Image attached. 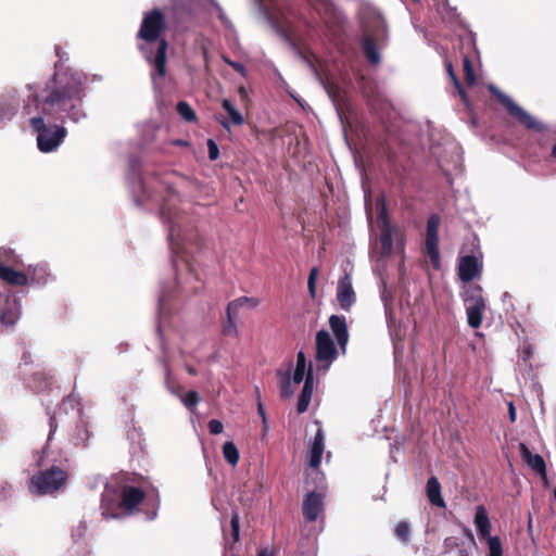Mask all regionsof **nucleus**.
I'll use <instances>...</instances> for the list:
<instances>
[{"instance_id":"obj_17","label":"nucleus","mask_w":556,"mask_h":556,"mask_svg":"<svg viewBox=\"0 0 556 556\" xmlns=\"http://www.w3.org/2000/svg\"><path fill=\"white\" fill-rule=\"evenodd\" d=\"M314 388V376L312 365L308 367V371L305 378V382L302 392L299 396L296 409L300 414L305 413L308 408Z\"/></svg>"},{"instance_id":"obj_40","label":"nucleus","mask_w":556,"mask_h":556,"mask_svg":"<svg viewBox=\"0 0 556 556\" xmlns=\"http://www.w3.org/2000/svg\"><path fill=\"white\" fill-rule=\"evenodd\" d=\"M207 427L212 434H219L224 430V426H223L222 421H219L217 419L210 420Z\"/></svg>"},{"instance_id":"obj_16","label":"nucleus","mask_w":556,"mask_h":556,"mask_svg":"<svg viewBox=\"0 0 556 556\" xmlns=\"http://www.w3.org/2000/svg\"><path fill=\"white\" fill-rule=\"evenodd\" d=\"M325 451V435L321 429H318L309 447V466L317 469L320 465Z\"/></svg>"},{"instance_id":"obj_1","label":"nucleus","mask_w":556,"mask_h":556,"mask_svg":"<svg viewBox=\"0 0 556 556\" xmlns=\"http://www.w3.org/2000/svg\"><path fill=\"white\" fill-rule=\"evenodd\" d=\"M85 77L79 74L56 72L51 84L45 88L46 96L41 99L37 94V108L48 116L65 113L74 123L87 118L83 108Z\"/></svg>"},{"instance_id":"obj_58","label":"nucleus","mask_w":556,"mask_h":556,"mask_svg":"<svg viewBox=\"0 0 556 556\" xmlns=\"http://www.w3.org/2000/svg\"><path fill=\"white\" fill-rule=\"evenodd\" d=\"M220 125L226 128V129H229V122L225 121V119H222L219 121Z\"/></svg>"},{"instance_id":"obj_49","label":"nucleus","mask_w":556,"mask_h":556,"mask_svg":"<svg viewBox=\"0 0 556 556\" xmlns=\"http://www.w3.org/2000/svg\"><path fill=\"white\" fill-rule=\"evenodd\" d=\"M508 413H509V419L510 421H515L516 420V417H517V413H516V408L513 404V402H509L508 403Z\"/></svg>"},{"instance_id":"obj_13","label":"nucleus","mask_w":556,"mask_h":556,"mask_svg":"<svg viewBox=\"0 0 556 556\" xmlns=\"http://www.w3.org/2000/svg\"><path fill=\"white\" fill-rule=\"evenodd\" d=\"M519 453L521 459L531 468V470L536 472L541 479L546 482V465L543 457L539 454H532L525 443H519Z\"/></svg>"},{"instance_id":"obj_36","label":"nucleus","mask_w":556,"mask_h":556,"mask_svg":"<svg viewBox=\"0 0 556 556\" xmlns=\"http://www.w3.org/2000/svg\"><path fill=\"white\" fill-rule=\"evenodd\" d=\"M464 73H465L466 83L470 86L475 85L476 76H475L473 67H472L471 62L468 56L464 58Z\"/></svg>"},{"instance_id":"obj_6","label":"nucleus","mask_w":556,"mask_h":556,"mask_svg":"<svg viewBox=\"0 0 556 556\" xmlns=\"http://www.w3.org/2000/svg\"><path fill=\"white\" fill-rule=\"evenodd\" d=\"M66 472L52 466L50 470L40 471L30 480V490L37 494H50L59 490L66 481Z\"/></svg>"},{"instance_id":"obj_52","label":"nucleus","mask_w":556,"mask_h":556,"mask_svg":"<svg viewBox=\"0 0 556 556\" xmlns=\"http://www.w3.org/2000/svg\"><path fill=\"white\" fill-rule=\"evenodd\" d=\"M161 214H162V217H163V218H167V219H168V222H170V218H172V217H170V213L166 211V207H165V206L162 208Z\"/></svg>"},{"instance_id":"obj_2","label":"nucleus","mask_w":556,"mask_h":556,"mask_svg":"<svg viewBox=\"0 0 556 556\" xmlns=\"http://www.w3.org/2000/svg\"><path fill=\"white\" fill-rule=\"evenodd\" d=\"M164 29L165 16L159 9H155L143 15L138 31V38L144 40L140 50L146 60L153 66L151 78L154 86L161 85L166 75L167 42L160 38Z\"/></svg>"},{"instance_id":"obj_43","label":"nucleus","mask_w":556,"mask_h":556,"mask_svg":"<svg viewBox=\"0 0 556 556\" xmlns=\"http://www.w3.org/2000/svg\"><path fill=\"white\" fill-rule=\"evenodd\" d=\"M318 12H321V10L327 11L330 9V3L326 0H308Z\"/></svg>"},{"instance_id":"obj_7","label":"nucleus","mask_w":556,"mask_h":556,"mask_svg":"<svg viewBox=\"0 0 556 556\" xmlns=\"http://www.w3.org/2000/svg\"><path fill=\"white\" fill-rule=\"evenodd\" d=\"M490 91L496 97L498 102L507 110V112L528 129H534L541 131L544 129V126L541 125L531 114H529L526 110L519 106L517 103L513 101L510 97L506 93L502 92L495 86L491 85L489 87Z\"/></svg>"},{"instance_id":"obj_31","label":"nucleus","mask_w":556,"mask_h":556,"mask_svg":"<svg viewBox=\"0 0 556 556\" xmlns=\"http://www.w3.org/2000/svg\"><path fill=\"white\" fill-rule=\"evenodd\" d=\"M182 404L190 410H193L200 402V396L195 391H189L186 394L181 393L179 396Z\"/></svg>"},{"instance_id":"obj_46","label":"nucleus","mask_w":556,"mask_h":556,"mask_svg":"<svg viewBox=\"0 0 556 556\" xmlns=\"http://www.w3.org/2000/svg\"><path fill=\"white\" fill-rule=\"evenodd\" d=\"M231 67L238 72L242 77H247L248 72L243 64L236 62L235 64H231Z\"/></svg>"},{"instance_id":"obj_27","label":"nucleus","mask_w":556,"mask_h":556,"mask_svg":"<svg viewBox=\"0 0 556 556\" xmlns=\"http://www.w3.org/2000/svg\"><path fill=\"white\" fill-rule=\"evenodd\" d=\"M223 455L227 463L231 466H236L239 462V451L233 442L228 441L223 446Z\"/></svg>"},{"instance_id":"obj_29","label":"nucleus","mask_w":556,"mask_h":556,"mask_svg":"<svg viewBox=\"0 0 556 556\" xmlns=\"http://www.w3.org/2000/svg\"><path fill=\"white\" fill-rule=\"evenodd\" d=\"M177 112L187 122H193L197 118L195 112L186 101L177 103Z\"/></svg>"},{"instance_id":"obj_54","label":"nucleus","mask_w":556,"mask_h":556,"mask_svg":"<svg viewBox=\"0 0 556 556\" xmlns=\"http://www.w3.org/2000/svg\"><path fill=\"white\" fill-rule=\"evenodd\" d=\"M238 91L242 98H245L248 96V91H247L245 87H243V86L239 87Z\"/></svg>"},{"instance_id":"obj_42","label":"nucleus","mask_w":556,"mask_h":556,"mask_svg":"<svg viewBox=\"0 0 556 556\" xmlns=\"http://www.w3.org/2000/svg\"><path fill=\"white\" fill-rule=\"evenodd\" d=\"M311 364L307 365L306 356L303 351H300L296 354V365L295 368L307 370Z\"/></svg>"},{"instance_id":"obj_14","label":"nucleus","mask_w":556,"mask_h":556,"mask_svg":"<svg viewBox=\"0 0 556 556\" xmlns=\"http://www.w3.org/2000/svg\"><path fill=\"white\" fill-rule=\"evenodd\" d=\"M144 498V493L136 486H123L118 506L132 511Z\"/></svg>"},{"instance_id":"obj_53","label":"nucleus","mask_w":556,"mask_h":556,"mask_svg":"<svg viewBox=\"0 0 556 556\" xmlns=\"http://www.w3.org/2000/svg\"><path fill=\"white\" fill-rule=\"evenodd\" d=\"M163 306H164V295H161L159 298V313L161 314L162 311H163Z\"/></svg>"},{"instance_id":"obj_44","label":"nucleus","mask_w":556,"mask_h":556,"mask_svg":"<svg viewBox=\"0 0 556 556\" xmlns=\"http://www.w3.org/2000/svg\"><path fill=\"white\" fill-rule=\"evenodd\" d=\"M305 62L308 64V66L311 67V70L313 71L315 77L318 79V81L321 84V86L327 90V92L330 94V90L326 87V84L325 81L323 80L321 76L319 75V73L317 72L316 67L313 65V63L307 60L306 58H304Z\"/></svg>"},{"instance_id":"obj_48","label":"nucleus","mask_w":556,"mask_h":556,"mask_svg":"<svg viewBox=\"0 0 556 556\" xmlns=\"http://www.w3.org/2000/svg\"><path fill=\"white\" fill-rule=\"evenodd\" d=\"M531 354H532L531 349H530L529 346H527V348L522 349L521 354H520V357H521V359H522L525 363H527V362H528V359L530 358Z\"/></svg>"},{"instance_id":"obj_56","label":"nucleus","mask_w":556,"mask_h":556,"mask_svg":"<svg viewBox=\"0 0 556 556\" xmlns=\"http://www.w3.org/2000/svg\"><path fill=\"white\" fill-rule=\"evenodd\" d=\"M222 60H223L226 64H228L229 66H231V64H235V63H236L235 61L230 60V59H229L228 56H226V55H223V56H222Z\"/></svg>"},{"instance_id":"obj_57","label":"nucleus","mask_w":556,"mask_h":556,"mask_svg":"<svg viewBox=\"0 0 556 556\" xmlns=\"http://www.w3.org/2000/svg\"><path fill=\"white\" fill-rule=\"evenodd\" d=\"M258 413L263 417V420L265 421V413L262 404H258Z\"/></svg>"},{"instance_id":"obj_20","label":"nucleus","mask_w":556,"mask_h":556,"mask_svg":"<svg viewBox=\"0 0 556 556\" xmlns=\"http://www.w3.org/2000/svg\"><path fill=\"white\" fill-rule=\"evenodd\" d=\"M362 24H363L364 31H365V36L363 39L364 53H365L367 60L371 64H378L380 62L379 51L376 47L374 39L368 34V31H369L368 26L363 21H362Z\"/></svg>"},{"instance_id":"obj_26","label":"nucleus","mask_w":556,"mask_h":556,"mask_svg":"<svg viewBox=\"0 0 556 556\" xmlns=\"http://www.w3.org/2000/svg\"><path fill=\"white\" fill-rule=\"evenodd\" d=\"M278 377H279L278 384H279L281 396H285V397L292 396L294 393L295 386L291 381L290 374L289 372H287V374L278 372Z\"/></svg>"},{"instance_id":"obj_8","label":"nucleus","mask_w":556,"mask_h":556,"mask_svg":"<svg viewBox=\"0 0 556 556\" xmlns=\"http://www.w3.org/2000/svg\"><path fill=\"white\" fill-rule=\"evenodd\" d=\"M378 226L380 229V243L382 254L388 256L392 252L393 235L395 229L389 220L387 206L383 200L378 202Z\"/></svg>"},{"instance_id":"obj_15","label":"nucleus","mask_w":556,"mask_h":556,"mask_svg":"<svg viewBox=\"0 0 556 556\" xmlns=\"http://www.w3.org/2000/svg\"><path fill=\"white\" fill-rule=\"evenodd\" d=\"M323 511L321 495L309 492L303 503V515L307 521H315Z\"/></svg>"},{"instance_id":"obj_9","label":"nucleus","mask_w":556,"mask_h":556,"mask_svg":"<svg viewBox=\"0 0 556 556\" xmlns=\"http://www.w3.org/2000/svg\"><path fill=\"white\" fill-rule=\"evenodd\" d=\"M20 109V97L15 89H8L0 94V125L13 119Z\"/></svg>"},{"instance_id":"obj_62","label":"nucleus","mask_w":556,"mask_h":556,"mask_svg":"<svg viewBox=\"0 0 556 556\" xmlns=\"http://www.w3.org/2000/svg\"><path fill=\"white\" fill-rule=\"evenodd\" d=\"M552 154H553V156L556 157V144L553 147Z\"/></svg>"},{"instance_id":"obj_10","label":"nucleus","mask_w":556,"mask_h":556,"mask_svg":"<svg viewBox=\"0 0 556 556\" xmlns=\"http://www.w3.org/2000/svg\"><path fill=\"white\" fill-rule=\"evenodd\" d=\"M336 299L341 309L350 312L352 306L356 302V293L353 288L352 277L350 274H345L337 286Z\"/></svg>"},{"instance_id":"obj_47","label":"nucleus","mask_w":556,"mask_h":556,"mask_svg":"<svg viewBox=\"0 0 556 556\" xmlns=\"http://www.w3.org/2000/svg\"><path fill=\"white\" fill-rule=\"evenodd\" d=\"M49 425H50V431H49V435H48V441L51 440L52 435L55 433L56 431V424H55V419L54 417H50L49 419Z\"/></svg>"},{"instance_id":"obj_33","label":"nucleus","mask_w":556,"mask_h":556,"mask_svg":"<svg viewBox=\"0 0 556 556\" xmlns=\"http://www.w3.org/2000/svg\"><path fill=\"white\" fill-rule=\"evenodd\" d=\"M441 218L439 215L433 214L429 217L427 222V237L439 238V227H440Z\"/></svg>"},{"instance_id":"obj_63","label":"nucleus","mask_w":556,"mask_h":556,"mask_svg":"<svg viewBox=\"0 0 556 556\" xmlns=\"http://www.w3.org/2000/svg\"><path fill=\"white\" fill-rule=\"evenodd\" d=\"M415 1L417 2L418 0H415Z\"/></svg>"},{"instance_id":"obj_19","label":"nucleus","mask_w":556,"mask_h":556,"mask_svg":"<svg viewBox=\"0 0 556 556\" xmlns=\"http://www.w3.org/2000/svg\"><path fill=\"white\" fill-rule=\"evenodd\" d=\"M473 523L480 538L490 536L491 523L484 506H477Z\"/></svg>"},{"instance_id":"obj_61","label":"nucleus","mask_w":556,"mask_h":556,"mask_svg":"<svg viewBox=\"0 0 556 556\" xmlns=\"http://www.w3.org/2000/svg\"><path fill=\"white\" fill-rule=\"evenodd\" d=\"M459 556H469L466 551H460Z\"/></svg>"},{"instance_id":"obj_50","label":"nucleus","mask_w":556,"mask_h":556,"mask_svg":"<svg viewBox=\"0 0 556 556\" xmlns=\"http://www.w3.org/2000/svg\"><path fill=\"white\" fill-rule=\"evenodd\" d=\"M216 9H217V11H218V17H219V20H220L224 24H226V25H227V24H229V21H228V18L226 17V15H225V13H224L223 9H222L218 4H216Z\"/></svg>"},{"instance_id":"obj_34","label":"nucleus","mask_w":556,"mask_h":556,"mask_svg":"<svg viewBox=\"0 0 556 556\" xmlns=\"http://www.w3.org/2000/svg\"><path fill=\"white\" fill-rule=\"evenodd\" d=\"M410 527L406 521H400L395 527V535L402 542H407L409 539Z\"/></svg>"},{"instance_id":"obj_3","label":"nucleus","mask_w":556,"mask_h":556,"mask_svg":"<svg viewBox=\"0 0 556 556\" xmlns=\"http://www.w3.org/2000/svg\"><path fill=\"white\" fill-rule=\"evenodd\" d=\"M329 327L336 338L332 339L329 331L321 329L315 336V366L318 372H326L337 361L340 354L345 355L350 339L346 318L341 315L329 317Z\"/></svg>"},{"instance_id":"obj_59","label":"nucleus","mask_w":556,"mask_h":556,"mask_svg":"<svg viewBox=\"0 0 556 556\" xmlns=\"http://www.w3.org/2000/svg\"><path fill=\"white\" fill-rule=\"evenodd\" d=\"M187 371H188L190 375H192V376L197 375L195 369H194V368H192V367L187 366Z\"/></svg>"},{"instance_id":"obj_25","label":"nucleus","mask_w":556,"mask_h":556,"mask_svg":"<svg viewBox=\"0 0 556 556\" xmlns=\"http://www.w3.org/2000/svg\"><path fill=\"white\" fill-rule=\"evenodd\" d=\"M222 106L227 112L231 124L241 126L244 123L242 114L233 106L229 99H224L222 101Z\"/></svg>"},{"instance_id":"obj_12","label":"nucleus","mask_w":556,"mask_h":556,"mask_svg":"<svg viewBox=\"0 0 556 556\" xmlns=\"http://www.w3.org/2000/svg\"><path fill=\"white\" fill-rule=\"evenodd\" d=\"M117 484L118 478H114L112 481L105 483L101 501L102 515L105 518L117 517V515L112 511L117 505Z\"/></svg>"},{"instance_id":"obj_39","label":"nucleus","mask_w":556,"mask_h":556,"mask_svg":"<svg viewBox=\"0 0 556 556\" xmlns=\"http://www.w3.org/2000/svg\"><path fill=\"white\" fill-rule=\"evenodd\" d=\"M307 370L295 368L293 374L290 375L291 381L294 383V386H299L301 382H305V378L307 375Z\"/></svg>"},{"instance_id":"obj_30","label":"nucleus","mask_w":556,"mask_h":556,"mask_svg":"<svg viewBox=\"0 0 556 556\" xmlns=\"http://www.w3.org/2000/svg\"><path fill=\"white\" fill-rule=\"evenodd\" d=\"M165 387L168 392L176 396H181V392L184 390L182 386L173 381L170 378V370L168 366L165 367Z\"/></svg>"},{"instance_id":"obj_21","label":"nucleus","mask_w":556,"mask_h":556,"mask_svg":"<svg viewBox=\"0 0 556 556\" xmlns=\"http://www.w3.org/2000/svg\"><path fill=\"white\" fill-rule=\"evenodd\" d=\"M427 496L432 505L445 508L446 505L441 495V484L435 477H430L427 481Z\"/></svg>"},{"instance_id":"obj_23","label":"nucleus","mask_w":556,"mask_h":556,"mask_svg":"<svg viewBox=\"0 0 556 556\" xmlns=\"http://www.w3.org/2000/svg\"><path fill=\"white\" fill-rule=\"evenodd\" d=\"M0 279L4 280L10 285L25 286L28 278L25 274L16 271L8 266L0 263Z\"/></svg>"},{"instance_id":"obj_24","label":"nucleus","mask_w":556,"mask_h":556,"mask_svg":"<svg viewBox=\"0 0 556 556\" xmlns=\"http://www.w3.org/2000/svg\"><path fill=\"white\" fill-rule=\"evenodd\" d=\"M426 253L434 268H440L439 238L426 237Z\"/></svg>"},{"instance_id":"obj_41","label":"nucleus","mask_w":556,"mask_h":556,"mask_svg":"<svg viewBox=\"0 0 556 556\" xmlns=\"http://www.w3.org/2000/svg\"><path fill=\"white\" fill-rule=\"evenodd\" d=\"M207 148H208V157H210V160H212V161L216 160L218 157V155H219V150H218V147L215 143V141L212 140V139H208L207 140Z\"/></svg>"},{"instance_id":"obj_5","label":"nucleus","mask_w":556,"mask_h":556,"mask_svg":"<svg viewBox=\"0 0 556 556\" xmlns=\"http://www.w3.org/2000/svg\"><path fill=\"white\" fill-rule=\"evenodd\" d=\"M467 321L471 328H479L482 324L486 305L482 296V288L479 285L466 287L464 291Z\"/></svg>"},{"instance_id":"obj_35","label":"nucleus","mask_w":556,"mask_h":556,"mask_svg":"<svg viewBox=\"0 0 556 556\" xmlns=\"http://www.w3.org/2000/svg\"><path fill=\"white\" fill-rule=\"evenodd\" d=\"M445 68H446V72H447V75L450 76V78L452 79L454 86L456 87V89L458 90L460 97L466 100V93L458 80V78L456 77L455 73H454V70H453V65L450 61H446L445 62Z\"/></svg>"},{"instance_id":"obj_38","label":"nucleus","mask_w":556,"mask_h":556,"mask_svg":"<svg viewBox=\"0 0 556 556\" xmlns=\"http://www.w3.org/2000/svg\"><path fill=\"white\" fill-rule=\"evenodd\" d=\"M230 526H231L233 541L238 542L239 536H240V521H239V515L237 513L232 514L231 519H230Z\"/></svg>"},{"instance_id":"obj_28","label":"nucleus","mask_w":556,"mask_h":556,"mask_svg":"<svg viewBox=\"0 0 556 556\" xmlns=\"http://www.w3.org/2000/svg\"><path fill=\"white\" fill-rule=\"evenodd\" d=\"M90 432L87 425L85 422L78 424L74 431L75 444L85 447L88 444Z\"/></svg>"},{"instance_id":"obj_37","label":"nucleus","mask_w":556,"mask_h":556,"mask_svg":"<svg viewBox=\"0 0 556 556\" xmlns=\"http://www.w3.org/2000/svg\"><path fill=\"white\" fill-rule=\"evenodd\" d=\"M317 277H318V269H317V267H313L311 269L308 278H307V289H308L309 295L312 298H315V295H316Z\"/></svg>"},{"instance_id":"obj_55","label":"nucleus","mask_w":556,"mask_h":556,"mask_svg":"<svg viewBox=\"0 0 556 556\" xmlns=\"http://www.w3.org/2000/svg\"><path fill=\"white\" fill-rule=\"evenodd\" d=\"M257 556H273V553L269 549H263L258 553Z\"/></svg>"},{"instance_id":"obj_22","label":"nucleus","mask_w":556,"mask_h":556,"mask_svg":"<svg viewBox=\"0 0 556 556\" xmlns=\"http://www.w3.org/2000/svg\"><path fill=\"white\" fill-rule=\"evenodd\" d=\"M249 305L250 307H255L258 305V301L254 298H248V296H241L232 302H230L227 306V316L229 321V327L225 328V331L227 332L229 328L233 327V319L232 314H237L238 309L242 307L243 305Z\"/></svg>"},{"instance_id":"obj_11","label":"nucleus","mask_w":556,"mask_h":556,"mask_svg":"<svg viewBox=\"0 0 556 556\" xmlns=\"http://www.w3.org/2000/svg\"><path fill=\"white\" fill-rule=\"evenodd\" d=\"M482 261L476 255H465L458 261V276L464 282H470L479 277L482 271Z\"/></svg>"},{"instance_id":"obj_18","label":"nucleus","mask_w":556,"mask_h":556,"mask_svg":"<svg viewBox=\"0 0 556 556\" xmlns=\"http://www.w3.org/2000/svg\"><path fill=\"white\" fill-rule=\"evenodd\" d=\"M4 303L7 308L0 312V321L3 325L12 326L20 317V306L16 299H11L10 295H4Z\"/></svg>"},{"instance_id":"obj_32","label":"nucleus","mask_w":556,"mask_h":556,"mask_svg":"<svg viewBox=\"0 0 556 556\" xmlns=\"http://www.w3.org/2000/svg\"><path fill=\"white\" fill-rule=\"evenodd\" d=\"M486 543L489 547V556H502V543L498 536H486Z\"/></svg>"},{"instance_id":"obj_60","label":"nucleus","mask_w":556,"mask_h":556,"mask_svg":"<svg viewBox=\"0 0 556 556\" xmlns=\"http://www.w3.org/2000/svg\"><path fill=\"white\" fill-rule=\"evenodd\" d=\"M37 464H38V466H42L43 465V456H40L38 458Z\"/></svg>"},{"instance_id":"obj_4","label":"nucleus","mask_w":556,"mask_h":556,"mask_svg":"<svg viewBox=\"0 0 556 556\" xmlns=\"http://www.w3.org/2000/svg\"><path fill=\"white\" fill-rule=\"evenodd\" d=\"M23 114L28 116L30 127L37 132V147L39 151L43 153L55 151L66 137L67 131L63 126H47V123L55 117L43 114L37 108V94H34L33 99L24 106Z\"/></svg>"},{"instance_id":"obj_45","label":"nucleus","mask_w":556,"mask_h":556,"mask_svg":"<svg viewBox=\"0 0 556 556\" xmlns=\"http://www.w3.org/2000/svg\"><path fill=\"white\" fill-rule=\"evenodd\" d=\"M178 235H179L178 232L176 233L175 225L170 226L169 233H168V240H169V244H170V248L173 251L176 250L174 241H175V238L178 237Z\"/></svg>"},{"instance_id":"obj_51","label":"nucleus","mask_w":556,"mask_h":556,"mask_svg":"<svg viewBox=\"0 0 556 556\" xmlns=\"http://www.w3.org/2000/svg\"><path fill=\"white\" fill-rule=\"evenodd\" d=\"M12 253L11 250H8L5 248H0V260L2 257H8Z\"/></svg>"}]
</instances>
